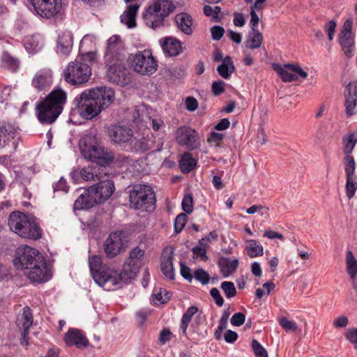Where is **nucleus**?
I'll return each mask as SVG.
<instances>
[{
    "label": "nucleus",
    "mask_w": 357,
    "mask_h": 357,
    "mask_svg": "<svg viewBox=\"0 0 357 357\" xmlns=\"http://www.w3.org/2000/svg\"><path fill=\"white\" fill-rule=\"evenodd\" d=\"M114 98L112 89L102 86L84 90L75 97L74 102L79 116L84 119L91 120L111 105Z\"/></svg>",
    "instance_id": "1"
},
{
    "label": "nucleus",
    "mask_w": 357,
    "mask_h": 357,
    "mask_svg": "<svg viewBox=\"0 0 357 357\" xmlns=\"http://www.w3.org/2000/svg\"><path fill=\"white\" fill-rule=\"evenodd\" d=\"M79 146L84 158L99 165L100 167L107 166L114 160V155L112 151L100 145L94 134L85 135L79 140Z\"/></svg>",
    "instance_id": "2"
},
{
    "label": "nucleus",
    "mask_w": 357,
    "mask_h": 357,
    "mask_svg": "<svg viewBox=\"0 0 357 357\" xmlns=\"http://www.w3.org/2000/svg\"><path fill=\"white\" fill-rule=\"evenodd\" d=\"M89 264L93 279L104 289L113 290L121 284L119 272L102 264V257L93 255L89 257Z\"/></svg>",
    "instance_id": "3"
},
{
    "label": "nucleus",
    "mask_w": 357,
    "mask_h": 357,
    "mask_svg": "<svg viewBox=\"0 0 357 357\" xmlns=\"http://www.w3.org/2000/svg\"><path fill=\"white\" fill-rule=\"evenodd\" d=\"M8 225L10 229L21 238L37 240L41 237V229L36 222L22 212H12Z\"/></svg>",
    "instance_id": "4"
},
{
    "label": "nucleus",
    "mask_w": 357,
    "mask_h": 357,
    "mask_svg": "<svg viewBox=\"0 0 357 357\" xmlns=\"http://www.w3.org/2000/svg\"><path fill=\"white\" fill-rule=\"evenodd\" d=\"M175 8L172 0H153L144 14L146 24L153 29L162 26L165 18Z\"/></svg>",
    "instance_id": "5"
},
{
    "label": "nucleus",
    "mask_w": 357,
    "mask_h": 357,
    "mask_svg": "<svg viewBox=\"0 0 357 357\" xmlns=\"http://www.w3.org/2000/svg\"><path fill=\"white\" fill-rule=\"evenodd\" d=\"M144 255V250L139 247H135L130 251L121 273H119V275L121 277V282H130L137 277L143 266Z\"/></svg>",
    "instance_id": "6"
},
{
    "label": "nucleus",
    "mask_w": 357,
    "mask_h": 357,
    "mask_svg": "<svg viewBox=\"0 0 357 357\" xmlns=\"http://www.w3.org/2000/svg\"><path fill=\"white\" fill-rule=\"evenodd\" d=\"M91 75V68L86 63L76 60L70 62L63 70L65 80L73 85H79L89 81Z\"/></svg>",
    "instance_id": "7"
},
{
    "label": "nucleus",
    "mask_w": 357,
    "mask_h": 357,
    "mask_svg": "<svg viewBox=\"0 0 357 357\" xmlns=\"http://www.w3.org/2000/svg\"><path fill=\"white\" fill-rule=\"evenodd\" d=\"M130 67L137 73L142 75H151L158 68L157 61L149 50L139 51L130 57Z\"/></svg>",
    "instance_id": "8"
},
{
    "label": "nucleus",
    "mask_w": 357,
    "mask_h": 357,
    "mask_svg": "<svg viewBox=\"0 0 357 357\" xmlns=\"http://www.w3.org/2000/svg\"><path fill=\"white\" fill-rule=\"evenodd\" d=\"M155 201L154 192L146 185L137 184L130 191V204L132 208L140 209L152 205Z\"/></svg>",
    "instance_id": "9"
},
{
    "label": "nucleus",
    "mask_w": 357,
    "mask_h": 357,
    "mask_svg": "<svg viewBox=\"0 0 357 357\" xmlns=\"http://www.w3.org/2000/svg\"><path fill=\"white\" fill-rule=\"evenodd\" d=\"M176 143L192 151L201 146L202 141L199 133L190 126H183L177 128L175 132Z\"/></svg>",
    "instance_id": "10"
},
{
    "label": "nucleus",
    "mask_w": 357,
    "mask_h": 357,
    "mask_svg": "<svg viewBox=\"0 0 357 357\" xmlns=\"http://www.w3.org/2000/svg\"><path fill=\"white\" fill-rule=\"evenodd\" d=\"M128 244L126 234L122 231L109 234L104 243V251L108 258L113 259L118 256Z\"/></svg>",
    "instance_id": "11"
},
{
    "label": "nucleus",
    "mask_w": 357,
    "mask_h": 357,
    "mask_svg": "<svg viewBox=\"0 0 357 357\" xmlns=\"http://www.w3.org/2000/svg\"><path fill=\"white\" fill-rule=\"evenodd\" d=\"M42 257V255L37 250L25 245L17 249L14 265L16 268L22 270L24 272L26 268L33 265L36 261Z\"/></svg>",
    "instance_id": "12"
},
{
    "label": "nucleus",
    "mask_w": 357,
    "mask_h": 357,
    "mask_svg": "<svg viewBox=\"0 0 357 357\" xmlns=\"http://www.w3.org/2000/svg\"><path fill=\"white\" fill-rule=\"evenodd\" d=\"M114 190V182L109 179V176L107 174V177L100 179L97 183L90 186L86 192H89L90 195L94 197L95 202L99 204L108 199L112 195Z\"/></svg>",
    "instance_id": "13"
},
{
    "label": "nucleus",
    "mask_w": 357,
    "mask_h": 357,
    "mask_svg": "<svg viewBox=\"0 0 357 357\" xmlns=\"http://www.w3.org/2000/svg\"><path fill=\"white\" fill-rule=\"evenodd\" d=\"M353 20H347L342 26L339 34L338 40L340 46L347 58H351L354 55L355 45L354 35L352 33Z\"/></svg>",
    "instance_id": "14"
},
{
    "label": "nucleus",
    "mask_w": 357,
    "mask_h": 357,
    "mask_svg": "<svg viewBox=\"0 0 357 357\" xmlns=\"http://www.w3.org/2000/svg\"><path fill=\"white\" fill-rule=\"evenodd\" d=\"M24 274L32 282H45L51 277L43 257L36 261L29 268H26Z\"/></svg>",
    "instance_id": "15"
},
{
    "label": "nucleus",
    "mask_w": 357,
    "mask_h": 357,
    "mask_svg": "<svg viewBox=\"0 0 357 357\" xmlns=\"http://www.w3.org/2000/svg\"><path fill=\"white\" fill-rule=\"evenodd\" d=\"M62 6L61 0H41L33 7L36 12L42 17L50 19L58 15Z\"/></svg>",
    "instance_id": "16"
},
{
    "label": "nucleus",
    "mask_w": 357,
    "mask_h": 357,
    "mask_svg": "<svg viewBox=\"0 0 357 357\" xmlns=\"http://www.w3.org/2000/svg\"><path fill=\"white\" fill-rule=\"evenodd\" d=\"M108 135L114 143L119 144L128 143L133 138L132 130L125 126L112 125L108 129Z\"/></svg>",
    "instance_id": "17"
},
{
    "label": "nucleus",
    "mask_w": 357,
    "mask_h": 357,
    "mask_svg": "<svg viewBox=\"0 0 357 357\" xmlns=\"http://www.w3.org/2000/svg\"><path fill=\"white\" fill-rule=\"evenodd\" d=\"M344 105L346 113L349 116L357 112V82H349L344 91Z\"/></svg>",
    "instance_id": "18"
},
{
    "label": "nucleus",
    "mask_w": 357,
    "mask_h": 357,
    "mask_svg": "<svg viewBox=\"0 0 357 357\" xmlns=\"http://www.w3.org/2000/svg\"><path fill=\"white\" fill-rule=\"evenodd\" d=\"M37 116L42 123H52L55 121L61 112L52 107L44 100L37 105Z\"/></svg>",
    "instance_id": "19"
},
{
    "label": "nucleus",
    "mask_w": 357,
    "mask_h": 357,
    "mask_svg": "<svg viewBox=\"0 0 357 357\" xmlns=\"http://www.w3.org/2000/svg\"><path fill=\"white\" fill-rule=\"evenodd\" d=\"M64 341L68 346H75L78 349L86 348L89 343L85 334L76 328L70 329L65 334Z\"/></svg>",
    "instance_id": "20"
},
{
    "label": "nucleus",
    "mask_w": 357,
    "mask_h": 357,
    "mask_svg": "<svg viewBox=\"0 0 357 357\" xmlns=\"http://www.w3.org/2000/svg\"><path fill=\"white\" fill-rule=\"evenodd\" d=\"M173 255V248L172 247H167L163 250L161 257V271L163 275L169 280L174 278V270L172 264Z\"/></svg>",
    "instance_id": "21"
},
{
    "label": "nucleus",
    "mask_w": 357,
    "mask_h": 357,
    "mask_svg": "<svg viewBox=\"0 0 357 357\" xmlns=\"http://www.w3.org/2000/svg\"><path fill=\"white\" fill-rule=\"evenodd\" d=\"M78 174L86 181H96L107 177V172L103 167L97 165H89L81 169Z\"/></svg>",
    "instance_id": "22"
},
{
    "label": "nucleus",
    "mask_w": 357,
    "mask_h": 357,
    "mask_svg": "<svg viewBox=\"0 0 357 357\" xmlns=\"http://www.w3.org/2000/svg\"><path fill=\"white\" fill-rule=\"evenodd\" d=\"M67 100V93L63 89L58 88L52 91L44 99L52 107L62 112L63 105Z\"/></svg>",
    "instance_id": "23"
},
{
    "label": "nucleus",
    "mask_w": 357,
    "mask_h": 357,
    "mask_svg": "<svg viewBox=\"0 0 357 357\" xmlns=\"http://www.w3.org/2000/svg\"><path fill=\"white\" fill-rule=\"evenodd\" d=\"M17 130L11 124L0 127V147H3L12 142L14 149L17 146Z\"/></svg>",
    "instance_id": "24"
},
{
    "label": "nucleus",
    "mask_w": 357,
    "mask_h": 357,
    "mask_svg": "<svg viewBox=\"0 0 357 357\" xmlns=\"http://www.w3.org/2000/svg\"><path fill=\"white\" fill-rule=\"evenodd\" d=\"M73 37L70 31H65L59 35L57 41V52L67 55L72 50Z\"/></svg>",
    "instance_id": "25"
},
{
    "label": "nucleus",
    "mask_w": 357,
    "mask_h": 357,
    "mask_svg": "<svg viewBox=\"0 0 357 357\" xmlns=\"http://www.w3.org/2000/svg\"><path fill=\"white\" fill-rule=\"evenodd\" d=\"M150 131L149 129L144 130L143 132V135L141 138L137 139L135 137V144L134 147L137 151H145L149 150L153 147L155 144V139L153 135L151 133V136H149Z\"/></svg>",
    "instance_id": "26"
},
{
    "label": "nucleus",
    "mask_w": 357,
    "mask_h": 357,
    "mask_svg": "<svg viewBox=\"0 0 357 357\" xmlns=\"http://www.w3.org/2000/svg\"><path fill=\"white\" fill-rule=\"evenodd\" d=\"M218 264L222 274L225 278H227L237 269L238 260L237 259H231L227 257H222L219 258Z\"/></svg>",
    "instance_id": "27"
},
{
    "label": "nucleus",
    "mask_w": 357,
    "mask_h": 357,
    "mask_svg": "<svg viewBox=\"0 0 357 357\" xmlns=\"http://www.w3.org/2000/svg\"><path fill=\"white\" fill-rule=\"evenodd\" d=\"M175 19L178 28L183 33L188 36L192 35L193 32L192 18L189 14L185 13L177 14Z\"/></svg>",
    "instance_id": "28"
},
{
    "label": "nucleus",
    "mask_w": 357,
    "mask_h": 357,
    "mask_svg": "<svg viewBox=\"0 0 357 357\" xmlns=\"http://www.w3.org/2000/svg\"><path fill=\"white\" fill-rule=\"evenodd\" d=\"M126 73V69L121 63L112 65L108 69V77L109 79L117 84L124 82Z\"/></svg>",
    "instance_id": "29"
},
{
    "label": "nucleus",
    "mask_w": 357,
    "mask_h": 357,
    "mask_svg": "<svg viewBox=\"0 0 357 357\" xmlns=\"http://www.w3.org/2000/svg\"><path fill=\"white\" fill-rule=\"evenodd\" d=\"M32 324L33 316L31 310L29 307H24L22 313L20 314L17 319V325L20 330L28 333Z\"/></svg>",
    "instance_id": "30"
},
{
    "label": "nucleus",
    "mask_w": 357,
    "mask_h": 357,
    "mask_svg": "<svg viewBox=\"0 0 357 357\" xmlns=\"http://www.w3.org/2000/svg\"><path fill=\"white\" fill-rule=\"evenodd\" d=\"M164 52L170 56L179 54L182 51L181 42L175 38H167L162 43Z\"/></svg>",
    "instance_id": "31"
},
{
    "label": "nucleus",
    "mask_w": 357,
    "mask_h": 357,
    "mask_svg": "<svg viewBox=\"0 0 357 357\" xmlns=\"http://www.w3.org/2000/svg\"><path fill=\"white\" fill-rule=\"evenodd\" d=\"M139 8L137 4H130L128 6L126 10L121 15V22L128 26V28L135 26V17L137 11Z\"/></svg>",
    "instance_id": "32"
},
{
    "label": "nucleus",
    "mask_w": 357,
    "mask_h": 357,
    "mask_svg": "<svg viewBox=\"0 0 357 357\" xmlns=\"http://www.w3.org/2000/svg\"><path fill=\"white\" fill-rule=\"evenodd\" d=\"M245 251L250 258H255L263 255L264 248L257 241L248 239L245 242Z\"/></svg>",
    "instance_id": "33"
},
{
    "label": "nucleus",
    "mask_w": 357,
    "mask_h": 357,
    "mask_svg": "<svg viewBox=\"0 0 357 357\" xmlns=\"http://www.w3.org/2000/svg\"><path fill=\"white\" fill-rule=\"evenodd\" d=\"M263 42V36L257 29L249 32L248 38L245 41V47L249 49H257L260 47Z\"/></svg>",
    "instance_id": "34"
},
{
    "label": "nucleus",
    "mask_w": 357,
    "mask_h": 357,
    "mask_svg": "<svg viewBox=\"0 0 357 357\" xmlns=\"http://www.w3.org/2000/svg\"><path fill=\"white\" fill-rule=\"evenodd\" d=\"M43 46V39L39 35L27 36L24 40V47L30 53L38 52Z\"/></svg>",
    "instance_id": "35"
},
{
    "label": "nucleus",
    "mask_w": 357,
    "mask_h": 357,
    "mask_svg": "<svg viewBox=\"0 0 357 357\" xmlns=\"http://www.w3.org/2000/svg\"><path fill=\"white\" fill-rule=\"evenodd\" d=\"M234 70L235 67L230 56H226L217 68L219 75L224 79H228Z\"/></svg>",
    "instance_id": "36"
},
{
    "label": "nucleus",
    "mask_w": 357,
    "mask_h": 357,
    "mask_svg": "<svg viewBox=\"0 0 357 357\" xmlns=\"http://www.w3.org/2000/svg\"><path fill=\"white\" fill-rule=\"evenodd\" d=\"M96 204L98 202H94V197H92L89 192H86V193L81 195L76 199L74 207L77 210H81L91 208Z\"/></svg>",
    "instance_id": "37"
},
{
    "label": "nucleus",
    "mask_w": 357,
    "mask_h": 357,
    "mask_svg": "<svg viewBox=\"0 0 357 357\" xmlns=\"http://www.w3.org/2000/svg\"><path fill=\"white\" fill-rule=\"evenodd\" d=\"M51 75L50 73H38L32 80V85L39 90L45 89L51 84Z\"/></svg>",
    "instance_id": "38"
},
{
    "label": "nucleus",
    "mask_w": 357,
    "mask_h": 357,
    "mask_svg": "<svg viewBox=\"0 0 357 357\" xmlns=\"http://www.w3.org/2000/svg\"><path fill=\"white\" fill-rule=\"evenodd\" d=\"M123 43L119 36H111L107 40V54H116L123 50Z\"/></svg>",
    "instance_id": "39"
},
{
    "label": "nucleus",
    "mask_w": 357,
    "mask_h": 357,
    "mask_svg": "<svg viewBox=\"0 0 357 357\" xmlns=\"http://www.w3.org/2000/svg\"><path fill=\"white\" fill-rule=\"evenodd\" d=\"M197 165V160L190 153H185L180 160V168L183 173H189Z\"/></svg>",
    "instance_id": "40"
},
{
    "label": "nucleus",
    "mask_w": 357,
    "mask_h": 357,
    "mask_svg": "<svg viewBox=\"0 0 357 357\" xmlns=\"http://www.w3.org/2000/svg\"><path fill=\"white\" fill-rule=\"evenodd\" d=\"M198 312V308L195 306L190 307L183 314L180 325V330L184 335H186V331L192 317Z\"/></svg>",
    "instance_id": "41"
},
{
    "label": "nucleus",
    "mask_w": 357,
    "mask_h": 357,
    "mask_svg": "<svg viewBox=\"0 0 357 357\" xmlns=\"http://www.w3.org/2000/svg\"><path fill=\"white\" fill-rule=\"evenodd\" d=\"M347 271L350 277L353 279L357 273V260L351 250L346 254Z\"/></svg>",
    "instance_id": "42"
},
{
    "label": "nucleus",
    "mask_w": 357,
    "mask_h": 357,
    "mask_svg": "<svg viewBox=\"0 0 357 357\" xmlns=\"http://www.w3.org/2000/svg\"><path fill=\"white\" fill-rule=\"evenodd\" d=\"M357 142V134L351 133L343 137V151L346 155H350Z\"/></svg>",
    "instance_id": "43"
},
{
    "label": "nucleus",
    "mask_w": 357,
    "mask_h": 357,
    "mask_svg": "<svg viewBox=\"0 0 357 357\" xmlns=\"http://www.w3.org/2000/svg\"><path fill=\"white\" fill-rule=\"evenodd\" d=\"M275 70L284 82H292L297 79L296 75L292 73L293 72L289 69L287 64L282 67L277 66Z\"/></svg>",
    "instance_id": "44"
},
{
    "label": "nucleus",
    "mask_w": 357,
    "mask_h": 357,
    "mask_svg": "<svg viewBox=\"0 0 357 357\" xmlns=\"http://www.w3.org/2000/svg\"><path fill=\"white\" fill-rule=\"evenodd\" d=\"M346 189L348 198L351 199L357 189V178L355 176H347Z\"/></svg>",
    "instance_id": "45"
},
{
    "label": "nucleus",
    "mask_w": 357,
    "mask_h": 357,
    "mask_svg": "<svg viewBox=\"0 0 357 357\" xmlns=\"http://www.w3.org/2000/svg\"><path fill=\"white\" fill-rule=\"evenodd\" d=\"M207 244L205 243V239H201L199 241V245L192 248V251L196 256H199L203 261H206L208 257L206 256Z\"/></svg>",
    "instance_id": "46"
},
{
    "label": "nucleus",
    "mask_w": 357,
    "mask_h": 357,
    "mask_svg": "<svg viewBox=\"0 0 357 357\" xmlns=\"http://www.w3.org/2000/svg\"><path fill=\"white\" fill-rule=\"evenodd\" d=\"M170 298L169 293L165 289H160L159 291L153 296V302L155 305H160L166 303Z\"/></svg>",
    "instance_id": "47"
},
{
    "label": "nucleus",
    "mask_w": 357,
    "mask_h": 357,
    "mask_svg": "<svg viewBox=\"0 0 357 357\" xmlns=\"http://www.w3.org/2000/svg\"><path fill=\"white\" fill-rule=\"evenodd\" d=\"M3 65L11 71H15L18 68V61L8 54L2 56Z\"/></svg>",
    "instance_id": "48"
},
{
    "label": "nucleus",
    "mask_w": 357,
    "mask_h": 357,
    "mask_svg": "<svg viewBox=\"0 0 357 357\" xmlns=\"http://www.w3.org/2000/svg\"><path fill=\"white\" fill-rule=\"evenodd\" d=\"M346 176H354L355 161L351 155H346L344 159Z\"/></svg>",
    "instance_id": "49"
},
{
    "label": "nucleus",
    "mask_w": 357,
    "mask_h": 357,
    "mask_svg": "<svg viewBox=\"0 0 357 357\" xmlns=\"http://www.w3.org/2000/svg\"><path fill=\"white\" fill-rule=\"evenodd\" d=\"M221 288L228 298L234 297L236 295V289L232 282L225 281L222 282Z\"/></svg>",
    "instance_id": "50"
},
{
    "label": "nucleus",
    "mask_w": 357,
    "mask_h": 357,
    "mask_svg": "<svg viewBox=\"0 0 357 357\" xmlns=\"http://www.w3.org/2000/svg\"><path fill=\"white\" fill-rule=\"evenodd\" d=\"M252 347L256 357H268L267 351L257 340H252Z\"/></svg>",
    "instance_id": "51"
},
{
    "label": "nucleus",
    "mask_w": 357,
    "mask_h": 357,
    "mask_svg": "<svg viewBox=\"0 0 357 357\" xmlns=\"http://www.w3.org/2000/svg\"><path fill=\"white\" fill-rule=\"evenodd\" d=\"M182 208L183 211L190 214L193 210V199L190 194L185 195L182 201Z\"/></svg>",
    "instance_id": "52"
},
{
    "label": "nucleus",
    "mask_w": 357,
    "mask_h": 357,
    "mask_svg": "<svg viewBox=\"0 0 357 357\" xmlns=\"http://www.w3.org/2000/svg\"><path fill=\"white\" fill-rule=\"evenodd\" d=\"M336 26L337 24L334 20L328 21L324 25V29L327 33L330 41L333 40Z\"/></svg>",
    "instance_id": "53"
},
{
    "label": "nucleus",
    "mask_w": 357,
    "mask_h": 357,
    "mask_svg": "<svg viewBox=\"0 0 357 357\" xmlns=\"http://www.w3.org/2000/svg\"><path fill=\"white\" fill-rule=\"evenodd\" d=\"M346 339L357 349V328H351L345 333Z\"/></svg>",
    "instance_id": "54"
},
{
    "label": "nucleus",
    "mask_w": 357,
    "mask_h": 357,
    "mask_svg": "<svg viewBox=\"0 0 357 357\" xmlns=\"http://www.w3.org/2000/svg\"><path fill=\"white\" fill-rule=\"evenodd\" d=\"M280 324L287 331L294 332L298 328V326L294 321H289L285 317L280 319Z\"/></svg>",
    "instance_id": "55"
},
{
    "label": "nucleus",
    "mask_w": 357,
    "mask_h": 357,
    "mask_svg": "<svg viewBox=\"0 0 357 357\" xmlns=\"http://www.w3.org/2000/svg\"><path fill=\"white\" fill-rule=\"evenodd\" d=\"M186 215L183 213H181L176 216L174 221V229L177 233L180 232L183 229L186 223Z\"/></svg>",
    "instance_id": "56"
},
{
    "label": "nucleus",
    "mask_w": 357,
    "mask_h": 357,
    "mask_svg": "<svg viewBox=\"0 0 357 357\" xmlns=\"http://www.w3.org/2000/svg\"><path fill=\"white\" fill-rule=\"evenodd\" d=\"M223 139V135L221 133L213 132L208 137L207 141L211 145L218 147L220 146V143Z\"/></svg>",
    "instance_id": "57"
},
{
    "label": "nucleus",
    "mask_w": 357,
    "mask_h": 357,
    "mask_svg": "<svg viewBox=\"0 0 357 357\" xmlns=\"http://www.w3.org/2000/svg\"><path fill=\"white\" fill-rule=\"evenodd\" d=\"M195 279L203 284H207L209 280V275L202 268L197 269L194 273Z\"/></svg>",
    "instance_id": "58"
},
{
    "label": "nucleus",
    "mask_w": 357,
    "mask_h": 357,
    "mask_svg": "<svg viewBox=\"0 0 357 357\" xmlns=\"http://www.w3.org/2000/svg\"><path fill=\"white\" fill-rule=\"evenodd\" d=\"M287 66L289 67V69L294 73L296 77H300L303 79H305L307 76V73L304 71L300 66L297 64H287Z\"/></svg>",
    "instance_id": "59"
},
{
    "label": "nucleus",
    "mask_w": 357,
    "mask_h": 357,
    "mask_svg": "<svg viewBox=\"0 0 357 357\" xmlns=\"http://www.w3.org/2000/svg\"><path fill=\"white\" fill-rule=\"evenodd\" d=\"M245 321V316L242 312L235 313L231 318V324L235 326H240Z\"/></svg>",
    "instance_id": "60"
},
{
    "label": "nucleus",
    "mask_w": 357,
    "mask_h": 357,
    "mask_svg": "<svg viewBox=\"0 0 357 357\" xmlns=\"http://www.w3.org/2000/svg\"><path fill=\"white\" fill-rule=\"evenodd\" d=\"M225 84L222 80L214 82L212 84V92L215 96H219L225 91Z\"/></svg>",
    "instance_id": "61"
},
{
    "label": "nucleus",
    "mask_w": 357,
    "mask_h": 357,
    "mask_svg": "<svg viewBox=\"0 0 357 357\" xmlns=\"http://www.w3.org/2000/svg\"><path fill=\"white\" fill-rule=\"evenodd\" d=\"M212 38L214 40H219L223 36L225 29L223 27L220 26H214L211 29Z\"/></svg>",
    "instance_id": "62"
},
{
    "label": "nucleus",
    "mask_w": 357,
    "mask_h": 357,
    "mask_svg": "<svg viewBox=\"0 0 357 357\" xmlns=\"http://www.w3.org/2000/svg\"><path fill=\"white\" fill-rule=\"evenodd\" d=\"M210 294L214 299L217 305L221 307L224 303V299L221 296L220 291L217 288H213L210 291Z\"/></svg>",
    "instance_id": "63"
},
{
    "label": "nucleus",
    "mask_w": 357,
    "mask_h": 357,
    "mask_svg": "<svg viewBox=\"0 0 357 357\" xmlns=\"http://www.w3.org/2000/svg\"><path fill=\"white\" fill-rule=\"evenodd\" d=\"M186 109L190 112L195 111L198 107V102L194 97H188L185 100Z\"/></svg>",
    "instance_id": "64"
}]
</instances>
